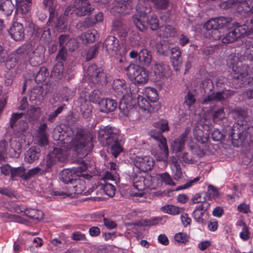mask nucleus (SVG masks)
Wrapping results in <instances>:
<instances>
[{
  "label": "nucleus",
  "mask_w": 253,
  "mask_h": 253,
  "mask_svg": "<svg viewBox=\"0 0 253 253\" xmlns=\"http://www.w3.org/2000/svg\"><path fill=\"white\" fill-rule=\"evenodd\" d=\"M11 37L15 41H21L25 37V30L23 25L18 22H14L8 30Z\"/></svg>",
  "instance_id": "2eb2a0df"
},
{
  "label": "nucleus",
  "mask_w": 253,
  "mask_h": 253,
  "mask_svg": "<svg viewBox=\"0 0 253 253\" xmlns=\"http://www.w3.org/2000/svg\"><path fill=\"white\" fill-rule=\"evenodd\" d=\"M152 61V54L150 51L146 48L142 49L138 55V59L136 61V64H139L140 66H148Z\"/></svg>",
  "instance_id": "5701e85b"
},
{
  "label": "nucleus",
  "mask_w": 253,
  "mask_h": 253,
  "mask_svg": "<svg viewBox=\"0 0 253 253\" xmlns=\"http://www.w3.org/2000/svg\"><path fill=\"white\" fill-rule=\"evenodd\" d=\"M171 61L175 70H178L182 63L181 51L179 47L176 46L170 49Z\"/></svg>",
  "instance_id": "412c9836"
},
{
  "label": "nucleus",
  "mask_w": 253,
  "mask_h": 253,
  "mask_svg": "<svg viewBox=\"0 0 253 253\" xmlns=\"http://www.w3.org/2000/svg\"><path fill=\"white\" fill-rule=\"evenodd\" d=\"M125 98H124L123 99H118L120 101L119 109L123 115L125 116H128L129 114V111L128 107L126 104Z\"/></svg>",
  "instance_id": "052dcab7"
},
{
  "label": "nucleus",
  "mask_w": 253,
  "mask_h": 253,
  "mask_svg": "<svg viewBox=\"0 0 253 253\" xmlns=\"http://www.w3.org/2000/svg\"><path fill=\"white\" fill-rule=\"evenodd\" d=\"M25 215L31 219L40 220L43 218V213L41 211L33 209H27Z\"/></svg>",
  "instance_id": "72a5a7b5"
},
{
  "label": "nucleus",
  "mask_w": 253,
  "mask_h": 253,
  "mask_svg": "<svg viewBox=\"0 0 253 253\" xmlns=\"http://www.w3.org/2000/svg\"><path fill=\"white\" fill-rule=\"evenodd\" d=\"M112 88L114 94L118 99H123L129 96V89L124 81L119 79L114 80Z\"/></svg>",
  "instance_id": "9b49d317"
},
{
  "label": "nucleus",
  "mask_w": 253,
  "mask_h": 253,
  "mask_svg": "<svg viewBox=\"0 0 253 253\" xmlns=\"http://www.w3.org/2000/svg\"><path fill=\"white\" fill-rule=\"evenodd\" d=\"M98 140L103 146H107L111 154L115 158L123 151L121 144V136L114 127L106 126L99 130Z\"/></svg>",
  "instance_id": "f03ea898"
},
{
  "label": "nucleus",
  "mask_w": 253,
  "mask_h": 253,
  "mask_svg": "<svg viewBox=\"0 0 253 253\" xmlns=\"http://www.w3.org/2000/svg\"><path fill=\"white\" fill-rule=\"evenodd\" d=\"M154 127L155 128L150 131L149 135L158 142L159 147L167 157L169 155V149L166 139L163 136L162 133L169 130L168 122L167 120H161L154 124Z\"/></svg>",
  "instance_id": "20e7f679"
},
{
  "label": "nucleus",
  "mask_w": 253,
  "mask_h": 253,
  "mask_svg": "<svg viewBox=\"0 0 253 253\" xmlns=\"http://www.w3.org/2000/svg\"><path fill=\"white\" fill-rule=\"evenodd\" d=\"M83 174H79L78 178L73 181L72 186H69L70 191L72 194H82L86 188L85 182L84 179L82 178Z\"/></svg>",
  "instance_id": "6ab92c4d"
},
{
  "label": "nucleus",
  "mask_w": 253,
  "mask_h": 253,
  "mask_svg": "<svg viewBox=\"0 0 253 253\" xmlns=\"http://www.w3.org/2000/svg\"><path fill=\"white\" fill-rule=\"evenodd\" d=\"M16 59L18 62L27 59L28 57V51L25 46H21L14 52Z\"/></svg>",
  "instance_id": "ea45409f"
},
{
  "label": "nucleus",
  "mask_w": 253,
  "mask_h": 253,
  "mask_svg": "<svg viewBox=\"0 0 253 253\" xmlns=\"http://www.w3.org/2000/svg\"><path fill=\"white\" fill-rule=\"evenodd\" d=\"M118 106L117 101L113 99H103L100 103V111L104 113L113 112L117 108Z\"/></svg>",
  "instance_id": "b1692460"
},
{
  "label": "nucleus",
  "mask_w": 253,
  "mask_h": 253,
  "mask_svg": "<svg viewBox=\"0 0 253 253\" xmlns=\"http://www.w3.org/2000/svg\"><path fill=\"white\" fill-rule=\"evenodd\" d=\"M165 211L171 214H177L181 213L183 209L173 205H167L164 207Z\"/></svg>",
  "instance_id": "bf43d9fd"
},
{
  "label": "nucleus",
  "mask_w": 253,
  "mask_h": 253,
  "mask_svg": "<svg viewBox=\"0 0 253 253\" xmlns=\"http://www.w3.org/2000/svg\"><path fill=\"white\" fill-rule=\"evenodd\" d=\"M63 62L58 61L51 73V77L54 78L55 80L61 79L63 76Z\"/></svg>",
  "instance_id": "c756f323"
},
{
  "label": "nucleus",
  "mask_w": 253,
  "mask_h": 253,
  "mask_svg": "<svg viewBox=\"0 0 253 253\" xmlns=\"http://www.w3.org/2000/svg\"><path fill=\"white\" fill-rule=\"evenodd\" d=\"M240 4L238 0H228L220 3V6L223 9L236 8Z\"/></svg>",
  "instance_id": "8fccbe9b"
},
{
  "label": "nucleus",
  "mask_w": 253,
  "mask_h": 253,
  "mask_svg": "<svg viewBox=\"0 0 253 253\" xmlns=\"http://www.w3.org/2000/svg\"><path fill=\"white\" fill-rule=\"evenodd\" d=\"M55 28L59 32H62L67 29V22L64 17H60L58 19Z\"/></svg>",
  "instance_id": "864d4df0"
},
{
  "label": "nucleus",
  "mask_w": 253,
  "mask_h": 253,
  "mask_svg": "<svg viewBox=\"0 0 253 253\" xmlns=\"http://www.w3.org/2000/svg\"><path fill=\"white\" fill-rule=\"evenodd\" d=\"M104 47L109 54H116L120 47L119 40L114 36H108L104 42Z\"/></svg>",
  "instance_id": "f3484780"
},
{
  "label": "nucleus",
  "mask_w": 253,
  "mask_h": 253,
  "mask_svg": "<svg viewBox=\"0 0 253 253\" xmlns=\"http://www.w3.org/2000/svg\"><path fill=\"white\" fill-rule=\"evenodd\" d=\"M14 8V6L11 0H5L0 6V10L6 16H9L12 13Z\"/></svg>",
  "instance_id": "2f4dec72"
},
{
  "label": "nucleus",
  "mask_w": 253,
  "mask_h": 253,
  "mask_svg": "<svg viewBox=\"0 0 253 253\" xmlns=\"http://www.w3.org/2000/svg\"><path fill=\"white\" fill-rule=\"evenodd\" d=\"M24 115L23 113H13L12 114L11 117L9 121V127L8 129L13 127L14 126L19 124L20 121H24V120H21L20 119Z\"/></svg>",
  "instance_id": "c9c22d12"
},
{
  "label": "nucleus",
  "mask_w": 253,
  "mask_h": 253,
  "mask_svg": "<svg viewBox=\"0 0 253 253\" xmlns=\"http://www.w3.org/2000/svg\"><path fill=\"white\" fill-rule=\"evenodd\" d=\"M65 105L58 107L55 110L51 112L48 115L47 121L50 123H53L59 114H60L64 109Z\"/></svg>",
  "instance_id": "13d9d810"
},
{
  "label": "nucleus",
  "mask_w": 253,
  "mask_h": 253,
  "mask_svg": "<svg viewBox=\"0 0 253 253\" xmlns=\"http://www.w3.org/2000/svg\"><path fill=\"white\" fill-rule=\"evenodd\" d=\"M103 222L104 226L108 229L111 230L115 229L117 227V223L111 218L105 217L104 215Z\"/></svg>",
  "instance_id": "680f3d73"
},
{
  "label": "nucleus",
  "mask_w": 253,
  "mask_h": 253,
  "mask_svg": "<svg viewBox=\"0 0 253 253\" xmlns=\"http://www.w3.org/2000/svg\"><path fill=\"white\" fill-rule=\"evenodd\" d=\"M231 114L235 120H238L230 133L233 145L236 147L250 145L253 142V127L245 125L241 121L246 115V112L242 109H237L233 110Z\"/></svg>",
  "instance_id": "f257e3e1"
},
{
  "label": "nucleus",
  "mask_w": 253,
  "mask_h": 253,
  "mask_svg": "<svg viewBox=\"0 0 253 253\" xmlns=\"http://www.w3.org/2000/svg\"><path fill=\"white\" fill-rule=\"evenodd\" d=\"M42 35L41 41L44 44H47L51 41V31L49 28H45L41 29Z\"/></svg>",
  "instance_id": "de8ad7c7"
},
{
  "label": "nucleus",
  "mask_w": 253,
  "mask_h": 253,
  "mask_svg": "<svg viewBox=\"0 0 253 253\" xmlns=\"http://www.w3.org/2000/svg\"><path fill=\"white\" fill-rule=\"evenodd\" d=\"M145 0H139L138 4L143 6V2ZM148 1H151L155 8L159 9H166L169 6L168 0H146Z\"/></svg>",
  "instance_id": "7c9ffc66"
},
{
  "label": "nucleus",
  "mask_w": 253,
  "mask_h": 253,
  "mask_svg": "<svg viewBox=\"0 0 253 253\" xmlns=\"http://www.w3.org/2000/svg\"><path fill=\"white\" fill-rule=\"evenodd\" d=\"M160 30L161 32H163L164 37H173L176 33L175 29L169 25H165V26H162L160 27Z\"/></svg>",
  "instance_id": "4c0bfd02"
},
{
  "label": "nucleus",
  "mask_w": 253,
  "mask_h": 253,
  "mask_svg": "<svg viewBox=\"0 0 253 253\" xmlns=\"http://www.w3.org/2000/svg\"><path fill=\"white\" fill-rule=\"evenodd\" d=\"M152 178L149 175L146 176H136L133 178V186L139 191H142L152 185Z\"/></svg>",
  "instance_id": "ddd939ff"
},
{
  "label": "nucleus",
  "mask_w": 253,
  "mask_h": 253,
  "mask_svg": "<svg viewBox=\"0 0 253 253\" xmlns=\"http://www.w3.org/2000/svg\"><path fill=\"white\" fill-rule=\"evenodd\" d=\"M99 46L97 44L88 48L86 53V59L89 61L92 59L98 53Z\"/></svg>",
  "instance_id": "603ef678"
},
{
  "label": "nucleus",
  "mask_w": 253,
  "mask_h": 253,
  "mask_svg": "<svg viewBox=\"0 0 253 253\" xmlns=\"http://www.w3.org/2000/svg\"><path fill=\"white\" fill-rule=\"evenodd\" d=\"M131 9L128 1L123 0H115L112 3L111 12L112 14L128 13Z\"/></svg>",
  "instance_id": "4468645a"
},
{
  "label": "nucleus",
  "mask_w": 253,
  "mask_h": 253,
  "mask_svg": "<svg viewBox=\"0 0 253 253\" xmlns=\"http://www.w3.org/2000/svg\"><path fill=\"white\" fill-rule=\"evenodd\" d=\"M9 155L11 157L18 158L21 153L22 145L18 141L12 139H9Z\"/></svg>",
  "instance_id": "393cba45"
},
{
  "label": "nucleus",
  "mask_w": 253,
  "mask_h": 253,
  "mask_svg": "<svg viewBox=\"0 0 253 253\" xmlns=\"http://www.w3.org/2000/svg\"><path fill=\"white\" fill-rule=\"evenodd\" d=\"M193 133L197 140L202 143H206L208 140L207 136L204 135L203 131L199 128V126H195L193 129Z\"/></svg>",
  "instance_id": "58836bf2"
},
{
  "label": "nucleus",
  "mask_w": 253,
  "mask_h": 253,
  "mask_svg": "<svg viewBox=\"0 0 253 253\" xmlns=\"http://www.w3.org/2000/svg\"><path fill=\"white\" fill-rule=\"evenodd\" d=\"M105 194L109 197H112L115 194L116 188L112 184L106 183L101 187Z\"/></svg>",
  "instance_id": "5fc2aeb1"
},
{
  "label": "nucleus",
  "mask_w": 253,
  "mask_h": 253,
  "mask_svg": "<svg viewBox=\"0 0 253 253\" xmlns=\"http://www.w3.org/2000/svg\"><path fill=\"white\" fill-rule=\"evenodd\" d=\"M48 75L47 69L45 67L40 68L35 78V81L38 83H42L44 81Z\"/></svg>",
  "instance_id": "79ce46f5"
},
{
  "label": "nucleus",
  "mask_w": 253,
  "mask_h": 253,
  "mask_svg": "<svg viewBox=\"0 0 253 253\" xmlns=\"http://www.w3.org/2000/svg\"><path fill=\"white\" fill-rule=\"evenodd\" d=\"M28 128L27 123L25 121H20L13 127L10 128L16 136H20L23 134Z\"/></svg>",
  "instance_id": "c85d7f7f"
},
{
  "label": "nucleus",
  "mask_w": 253,
  "mask_h": 253,
  "mask_svg": "<svg viewBox=\"0 0 253 253\" xmlns=\"http://www.w3.org/2000/svg\"><path fill=\"white\" fill-rule=\"evenodd\" d=\"M129 79L135 84H144L148 80V71L140 65L130 64L126 69Z\"/></svg>",
  "instance_id": "423d86ee"
},
{
  "label": "nucleus",
  "mask_w": 253,
  "mask_h": 253,
  "mask_svg": "<svg viewBox=\"0 0 253 253\" xmlns=\"http://www.w3.org/2000/svg\"><path fill=\"white\" fill-rule=\"evenodd\" d=\"M232 77L233 83L236 85V88L241 87L253 83V78L248 77V72L246 70H243L239 65L233 67Z\"/></svg>",
  "instance_id": "0eeeda50"
},
{
  "label": "nucleus",
  "mask_w": 253,
  "mask_h": 253,
  "mask_svg": "<svg viewBox=\"0 0 253 253\" xmlns=\"http://www.w3.org/2000/svg\"><path fill=\"white\" fill-rule=\"evenodd\" d=\"M152 69L155 75L159 78L163 77L167 78L170 77L171 74V71L169 66L163 62L155 63Z\"/></svg>",
  "instance_id": "dca6fc26"
},
{
  "label": "nucleus",
  "mask_w": 253,
  "mask_h": 253,
  "mask_svg": "<svg viewBox=\"0 0 253 253\" xmlns=\"http://www.w3.org/2000/svg\"><path fill=\"white\" fill-rule=\"evenodd\" d=\"M189 149L194 156L202 157L204 155V151L197 144H192L189 146Z\"/></svg>",
  "instance_id": "6e6d98bb"
},
{
  "label": "nucleus",
  "mask_w": 253,
  "mask_h": 253,
  "mask_svg": "<svg viewBox=\"0 0 253 253\" xmlns=\"http://www.w3.org/2000/svg\"><path fill=\"white\" fill-rule=\"evenodd\" d=\"M137 103L139 107L144 110H147L149 112L154 111V107L151 104L152 103L143 96L140 95L138 96Z\"/></svg>",
  "instance_id": "cd10ccee"
},
{
  "label": "nucleus",
  "mask_w": 253,
  "mask_h": 253,
  "mask_svg": "<svg viewBox=\"0 0 253 253\" xmlns=\"http://www.w3.org/2000/svg\"><path fill=\"white\" fill-rule=\"evenodd\" d=\"M86 73L89 81L93 84H105L107 83V75L101 68L96 65H89Z\"/></svg>",
  "instance_id": "6e6552de"
},
{
  "label": "nucleus",
  "mask_w": 253,
  "mask_h": 253,
  "mask_svg": "<svg viewBox=\"0 0 253 253\" xmlns=\"http://www.w3.org/2000/svg\"><path fill=\"white\" fill-rule=\"evenodd\" d=\"M225 115L223 108L218 109L217 110L214 111L212 115L213 122L218 123L223 119L225 118Z\"/></svg>",
  "instance_id": "09e8293b"
},
{
  "label": "nucleus",
  "mask_w": 253,
  "mask_h": 253,
  "mask_svg": "<svg viewBox=\"0 0 253 253\" xmlns=\"http://www.w3.org/2000/svg\"><path fill=\"white\" fill-rule=\"evenodd\" d=\"M94 9L88 0H75L73 4L66 8L64 14L69 16L74 13L77 16L82 17L90 14Z\"/></svg>",
  "instance_id": "39448f33"
},
{
  "label": "nucleus",
  "mask_w": 253,
  "mask_h": 253,
  "mask_svg": "<svg viewBox=\"0 0 253 253\" xmlns=\"http://www.w3.org/2000/svg\"><path fill=\"white\" fill-rule=\"evenodd\" d=\"M161 220L157 217H153L149 219H145L141 223L138 222L133 223L131 224L134 225H142L145 226H151L157 224Z\"/></svg>",
  "instance_id": "3c124183"
},
{
  "label": "nucleus",
  "mask_w": 253,
  "mask_h": 253,
  "mask_svg": "<svg viewBox=\"0 0 253 253\" xmlns=\"http://www.w3.org/2000/svg\"><path fill=\"white\" fill-rule=\"evenodd\" d=\"M84 37L87 42H93L99 38V34L95 29L87 31L84 34Z\"/></svg>",
  "instance_id": "e433bc0d"
},
{
  "label": "nucleus",
  "mask_w": 253,
  "mask_h": 253,
  "mask_svg": "<svg viewBox=\"0 0 253 253\" xmlns=\"http://www.w3.org/2000/svg\"><path fill=\"white\" fill-rule=\"evenodd\" d=\"M93 147L90 137L78 132L70 142L69 149L75 152L79 157L86 156Z\"/></svg>",
  "instance_id": "7ed1b4c3"
},
{
  "label": "nucleus",
  "mask_w": 253,
  "mask_h": 253,
  "mask_svg": "<svg viewBox=\"0 0 253 253\" xmlns=\"http://www.w3.org/2000/svg\"><path fill=\"white\" fill-rule=\"evenodd\" d=\"M157 52L160 55L167 56L169 55V47L166 42H158L156 44Z\"/></svg>",
  "instance_id": "473e14b6"
},
{
  "label": "nucleus",
  "mask_w": 253,
  "mask_h": 253,
  "mask_svg": "<svg viewBox=\"0 0 253 253\" xmlns=\"http://www.w3.org/2000/svg\"><path fill=\"white\" fill-rule=\"evenodd\" d=\"M159 176L162 180V181L164 182L165 184L169 185H175V183L173 181L172 178L167 172L160 174Z\"/></svg>",
  "instance_id": "69168bd1"
},
{
  "label": "nucleus",
  "mask_w": 253,
  "mask_h": 253,
  "mask_svg": "<svg viewBox=\"0 0 253 253\" xmlns=\"http://www.w3.org/2000/svg\"><path fill=\"white\" fill-rule=\"evenodd\" d=\"M42 173V169L39 167H36L33 168L27 172H26V177H25V180H28L31 178L32 177L37 175L38 173Z\"/></svg>",
  "instance_id": "774afa93"
},
{
  "label": "nucleus",
  "mask_w": 253,
  "mask_h": 253,
  "mask_svg": "<svg viewBox=\"0 0 253 253\" xmlns=\"http://www.w3.org/2000/svg\"><path fill=\"white\" fill-rule=\"evenodd\" d=\"M94 25V23L91 21L88 17L83 21H79L76 24V28L81 31H83L87 28L93 27Z\"/></svg>",
  "instance_id": "a19ab883"
},
{
  "label": "nucleus",
  "mask_w": 253,
  "mask_h": 253,
  "mask_svg": "<svg viewBox=\"0 0 253 253\" xmlns=\"http://www.w3.org/2000/svg\"><path fill=\"white\" fill-rule=\"evenodd\" d=\"M133 163L136 168L144 172L150 170L154 166L153 159L148 156L135 157L133 159Z\"/></svg>",
  "instance_id": "f8f14e48"
},
{
  "label": "nucleus",
  "mask_w": 253,
  "mask_h": 253,
  "mask_svg": "<svg viewBox=\"0 0 253 253\" xmlns=\"http://www.w3.org/2000/svg\"><path fill=\"white\" fill-rule=\"evenodd\" d=\"M101 92L99 90H94L89 95V100L94 103L100 105L102 101Z\"/></svg>",
  "instance_id": "c03bdc74"
},
{
  "label": "nucleus",
  "mask_w": 253,
  "mask_h": 253,
  "mask_svg": "<svg viewBox=\"0 0 253 253\" xmlns=\"http://www.w3.org/2000/svg\"><path fill=\"white\" fill-rule=\"evenodd\" d=\"M53 164V161L50 158L47 159L45 163H41L42 172L43 173L50 172Z\"/></svg>",
  "instance_id": "4d7b16f0"
},
{
  "label": "nucleus",
  "mask_w": 253,
  "mask_h": 253,
  "mask_svg": "<svg viewBox=\"0 0 253 253\" xmlns=\"http://www.w3.org/2000/svg\"><path fill=\"white\" fill-rule=\"evenodd\" d=\"M204 28L207 30H213L214 31L212 33H213L214 35H217L216 37L218 39L221 38V36L219 35V31L218 30V29H219V24L217 23L215 18L211 19L205 23L204 25Z\"/></svg>",
  "instance_id": "bb28decb"
},
{
  "label": "nucleus",
  "mask_w": 253,
  "mask_h": 253,
  "mask_svg": "<svg viewBox=\"0 0 253 253\" xmlns=\"http://www.w3.org/2000/svg\"><path fill=\"white\" fill-rule=\"evenodd\" d=\"M148 25L152 30H156L159 27V19L157 16L153 15L150 19L148 18Z\"/></svg>",
  "instance_id": "e2e57ef3"
},
{
  "label": "nucleus",
  "mask_w": 253,
  "mask_h": 253,
  "mask_svg": "<svg viewBox=\"0 0 253 253\" xmlns=\"http://www.w3.org/2000/svg\"><path fill=\"white\" fill-rule=\"evenodd\" d=\"M16 2L18 7L20 8L22 13L26 14L30 10V4L25 2L24 0H16Z\"/></svg>",
  "instance_id": "338daca9"
},
{
  "label": "nucleus",
  "mask_w": 253,
  "mask_h": 253,
  "mask_svg": "<svg viewBox=\"0 0 253 253\" xmlns=\"http://www.w3.org/2000/svg\"><path fill=\"white\" fill-rule=\"evenodd\" d=\"M193 216L195 221L200 223H205L208 218V214L198 207H196L193 212Z\"/></svg>",
  "instance_id": "a878e982"
},
{
  "label": "nucleus",
  "mask_w": 253,
  "mask_h": 253,
  "mask_svg": "<svg viewBox=\"0 0 253 253\" xmlns=\"http://www.w3.org/2000/svg\"><path fill=\"white\" fill-rule=\"evenodd\" d=\"M86 169L84 166L74 168L72 169H64L60 173V179L65 184H72L76 178H78V175L81 174Z\"/></svg>",
  "instance_id": "9d476101"
},
{
  "label": "nucleus",
  "mask_w": 253,
  "mask_h": 253,
  "mask_svg": "<svg viewBox=\"0 0 253 253\" xmlns=\"http://www.w3.org/2000/svg\"><path fill=\"white\" fill-rule=\"evenodd\" d=\"M4 62H5V66L7 69H10L15 66L18 61L14 52L9 55L6 53V60Z\"/></svg>",
  "instance_id": "a18cd8bd"
},
{
  "label": "nucleus",
  "mask_w": 253,
  "mask_h": 253,
  "mask_svg": "<svg viewBox=\"0 0 253 253\" xmlns=\"http://www.w3.org/2000/svg\"><path fill=\"white\" fill-rule=\"evenodd\" d=\"M247 30L246 25H240L238 23H237L236 25H234V27L231 29L222 38V43L228 44L234 42L246 34Z\"/></svg>",
  "instance_id": "1a4fd4ad"
},
{
  "label": "nucleus",
  "mask_w": 253,
  "mask_h": 253,
  "mask_svg": "<svg viewBox=\"0 0 253 253\" xmlns=\"http://www.w3.org/2000/svg\"><path fill=\"white\" fill-rule=\"evenodd\" d=\"M146 97L151 103L157 102L159 99L157 90L152 87H148L145 90Z\"/></svg>",
  "instance_id": "f704fd0d"
},
{
  "label": "nucleus",
  "mask_w": 253,
  "mask_h": 253,
  "mask_svg": "<svg viewBox=\"0 0 253 253\" xmlns=\"http://www.w3.org/2000/svg\"><path fill=\"white\" fill-rule=\"evenodd\" d=\"M55 0H43L44 7L49 11L50 16L49 19L53 18L55 10Z\"/></svg>",
  "instance_id": "37998d69"
},
{
  "label": "nucleus",
  "mask_w": 253,
  "mask_h": 253,
  "mask_svg": "<svg viewBox=\"0 0 253 253\" xmlns=\"http://www.w3.org/2000/svg\"><path fill=\"white\" fill-rule=\"evenodd\" d=\"M189 132L190 129L188 127L186 128L180 135L173 141L171 145L173 152L177 153L183 149L185 140Z\"/></svg>",
  "instance_id": "a211bd4d"
},
{
  "label": "nucleus",
  "mask_w": 253,
  "mask_h": 253,
  "mask_svg": "<svg viewBox=\"0 0 253 253\" xmlns=\"http://www.w3.org/2000/svg\"><path fill=\"white\" fill-rule=\"evenodd\" d=\"M25 171L26 169L24 167L12 168L11 177L14 178L16 176H19L25 180V177H26Z\"/></svg>",
  "instance_id": "49530a36"
},
{
  "label": "nucleus",
  "mask_w": 253,
  "mask_h": 253,
  "mask_svg": "<svg viewBox=\"0 0 253 253\" xmlns=\"http://www.w3.org/2000/svg\"><path fill=\"white\" fill-rule=\"evenodd\" d=\"M41 156V149L38 146H33L25 153V161L29 164L38 161Z\"/></svg>",
  "instance_id": "aec40b11"
},
{
  "label": "nucleus",
  "mask_w": 253,
  "mask_h": 253,
  "mask_svg": "<svg viewBox=\"0 0 253 253\" xmlns=\"http://www.w3.org/2000/svg\"><path fill=\"white\" fill-rule=\"evenodd\" d=\"M196 101V99L194 94L190 91H188L187 94L185 96L184 104H186L189 108L193 105Z\"/></svg>",
  "instance_id": "0e129e2a"
},
{
  "label": "nucleus",
  "mask_w": 253,
  "mask_h": 253,
  "mask_svg": "<svg viewBox=\"0 0 253 253\" xmlns=\"http://www.w3.org/2000/svg\"><path fill=\"white\" fill-rule=\"evenodd\" d=\"M147 12L140 14H136L133 16V22L136 28L140 31H143L148 27V17L146 14Z\"/></svg>",
  "instance_id": "4be33fe9"
}]
</instances>
